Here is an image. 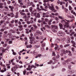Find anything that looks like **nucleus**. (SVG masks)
I'll return each mask as SVG.
<instances>
[{"label":"nucleus","mask_w":76,"mask_h":76,"mask_svg":"<svg viewBox=\"0 0 76 76\" xmlns=\"http://www.w3.org/2000/svg\"><path fill=\"white\" fill-rule=\"evenodd\" d=\"M70 38H68L66 40V42H67V43H69L70 42Z\"/></svg>","instance_id":"13"},{"label":"nucleus","mask_w":76,"mask_h":76,"mask_svg":"<svg viewBox=\"0 0 76 76\" xmlns=\"http://www.w3.org/2000/svg\"><path fill=\"white\" fill-rule=\"evenodd\" d=\"M2 11L4 13H7V11L5 10H3Z\"/></svg>","instance_id":"17"},{"label":"nucleus","mask_w":76,"mask_h":76,"mask_svg":"<svg viewBox=\"0 0 76 76\" xmlns=\"http://www.w3.org/2000/svg\"><path fill=\"white\" fill-rule=\"evenodd\" d=\"M0 65H1V66H3V67H5V66L3 64H2V63H1V62H0Z\"/></svg>","instance_id":"25"},{"label":"nucleus","mask_w":76,"mask_h":76,"mask_svg":"<svg viewBox=\"0 0 76 76\" xmlns=\"http://www.w3.org/2000/svg\"><path fill=\"white\" fill-rule=\"evenodd\" d=\"M9 8H10L11 9V11L12 12H13V9H14V8H13V7H12V6H9Z\"/></svg>","instance_id":"10"},{"label":"nucleus","mask_w":76,"mask_h":76,"mask_svg":"<svg viewBox=\"0 0 76 76\" xmlns=\"http://www.w3.org/2000/svg\"><path fill=\"white\" fill-rule=\"evenodd\" d=\"M69 18H72V20L71 21H70V22H73V20H74V17H69Z\"/></svg>","instance_id":"32"},{"label":"nucleus","mask_w":76,"mask_h":76,"mask_svg":"<svg viewBox=\"0 0 76 76\" xmlns=\"http://www.w3.org/2000/svg\"><path fill=\"white\" fill-rule=\"evenodd\" d=\"M58 18H59V19H63V17L59 16Z\"/></svg>","instance_id":"42"},{"label":"nucleus","mask_w":76,"mask_h":76,"mask_svg":"<svg viewBox=\"0 0 76 76\" xmlns=\"http://www.w3.org/2000/svg\"><path fill=\"white\" fill-rule=\"evenodd\" d=\"M7 19V17L6 16H5L4 18V20H6Z\"/></svg>","instance_id":"38"},{"label":"nucleus","mask_w":76,"mask_h":76,"mask_svg":"<svg viewBox=\"0 0 76 76\" xmlns=\"http://www.w3.org/2000/svg\"><path fill=\"white\" fill-rule=\"evenodd\" d=\"M45 21H46V22H48V19H45Z\"/></svg>","instance_id":"64"},{"label":"nucleus","mask_w":76,"mask_h":76,"mask_svg":"<svg viewBox=\"0 0 76 76\" xmlns=\"http://www.w3.org/2000/svg\"><path fill=\"white\" fill-rule=\"evenodd\" d=\"M31 30H33L34 31H35V30L34 29V27H32L31 28Z\"/></svg>","instance_id":"63"},{"label":"nucleus","mask_w":76,"mask_h":76,"mask_svg":"<svg viewBox=\"0 0 76 76\" xmlns=\"http://www.w3.org/2000/svg\"><path fill=\"white\" fill-rule=\"evenodd\" d=\"M30 23H34V20H31L30 21Z\"/></svg>","instance_id":"48"},{"label":"nucleus","mask_w":76,"mask_h":76,"mask_svg":"<svg viewBox=\"0 0 76 76\" xmlns=\"http://www.w3.org/2000/svg\"><path fill=\"white\" fill-rule=\"evenodd\" d=\"M41 10V9H39V7H37L36 8V10L37 11H38V12H39V11H40Z\"/></svg>","instance_id":"18"},{"label":"nucleus","mask_w":76,"mask_h":76,"mask_svg":"<svg viewBox=\"0 0 76 76\" xmlns=\"http://www.w3.org/2000/svg\"><path fill=\"white\" fill-rule=\"evenodd\" d=\"M51 63H52V64H55V63H56V62H53V61H52V60H50L49 61V62H48V64H51Z\"/></svg>","instance_id":"7"},{"label":"nucleus","mask_w":76,"mask_h":76,"mask_svg":"<svg viewBox=\"0 0 76 76\" xmlns=\"http://www.w3.org/2000/svg\"><path fill=\"white\" fill-rule=\"evenodd\" d=\"M60 39H57L56 40V43H57L59 42H60Z\"/></svg>","instance_id":"22"},{"label":"nucleus","mask_w":76,"mask_h":76,"mask_svg":"<svg viewBox=\"0 0 76 76\" xmlns=\"http://www.w3.org/2000/svg\"><path fill=\"white\" fill-rule=\"evenodd\" d=\"M11 17L12 18V17H13L14 16V14H13V13H11Z\"/></svg>","instance_id":"35"},{"label":"nucleus","mask_w":76,"mask_h":76,"mask_svg":"<svg viewBox=\"0 0 76 76\" xmlns=\"http://www.w3.org/2000/svg\"><path fill=\"white\" fill-rule=\"evenodd\" d=\"M8 49H8V48L4 49V48H0V50H1V51H2V52H4V51H5L6 50H8Z\"/></svg>","instance_id":"5"},{"label":"nucleus","mask_w":76,"mask_h":76,"mask_svg":"<svg viewBox=\"0 0 76 76\" xmlns=\"http://www.w3.org/2000/svg\"><path fill=\"white\" fill-rule=\"evenodd\" d=\"M71 13H72L73 15H75V14H76V12H74V11L73 10H71Z\"/></svg>","instance_id":"16"},{"label":"nucleus","mask_w":76,"mask_h":76,"mask_svg":"<svg viewBox=\"0 0 76 76\" xmlns=\"http://www.w3.org/2000/svg\"><path fill=\"white\" fill-rule=\"evenodd\" d=\"M23 72V75H25L26 74V71H24Z\"/></svg>","instance_id":"40"},{"label":"nucleus","mask_w":76,"mask_h":76,"mask_svg":"<svg viewBox=\"0 0 76 76\" xmlns=\"http://www.w3.org/2000/svg\"><path fill=\"white\" fill-rule=\"evenodd\" d=\"M33 26L34 27V29H35L37 28V26H36L35 25H34Z\"/></svg>","instance_id":"39"},{"label":"nucleus","mask_w":76,"mask_h":76,"mask_svg":"<svg viewBox=\"0 0 76 76\" xmlns=\"http://www.w3.org/2000/svg\"><path fill=\"white\" fill-rule=\"evenodd\" d=\"M70 46V45L68 44H67L66 45H64V47H69V46Z\"/></svg>","instance_id":"30"},{"label":"nucleus","mask_w":76,"mask_h":76,"mask_svg":"<svg viewBox=\"0 0 76 76\" xmlns=\"http://www.w3.org/2000/svg\"><path fill=\"white\" fill-rule=\"evenodd\" d=\"M68 1H69V3H72V1H70V0H68Z\"/></svg>","instance_id":"52"},{"label":"nucleus","mask_w":76,"mask_h":76,"mask_svg":"<svg viewBox=\"0 0 76 76\" xmlns=\"http://www.w3.org/2000/svg\"><path fill=\"white\" fill-rule=\"evenodd\" d=\"M9 40H10V39H7V38L5 39V42H7V41H9Z\"/></svg>","instance_id":"27"},{"label":"nucleus","mask_w":76,"mask_h":76,"mask_svg":"<svg viewBox=\"0 0 76 76\" xmlns=\"http://www.w3.org/2000/svg\"><path fill=\"white\" fill-rule=\"evenodd\" d=\"M65 39H66L65 38H64V39H61V41H65Z\"/></svg>","instance_id":"49"},{"label":"nucleus","mask_w":76,"mask_h":76,"mask_svg":"<svg viewBox=\"0 0 76 76\" xmlns=\"http://www.w3.org/2000/svg\"><path fill=\"white\" fill-rule=\"evenodd\" d=\"M43 17H44V18H48V17H49L48 15H46V14H45V13H43Z\"/></svg>","instance_id":"9"},{"label":"nucleus","mask_w":76,"mask_h":76,"mask_svg":"<svg viewBox=\"0 0 76 76\" xmlns=\"http://www.w3.org/2000/svg\"><path fill=\"white\" fill-rule=\"evenodd\" d=\"M71 42L73 44V45H75V42L73 41L72 40L71 41Z\"/></svg>","instance_id":"34"},{"label":"nucleus","mask_w":76,"mask_h":76,"mask_svg":"<svg viewBox=\"0 0 76 76\" xmlns=\"http://www.w3.org/2000/svg\"><path fill=\"white\" fill-rule=\"evenodd\" d=\"M6 68H4V70H2L1 71V72L2 73H3V72H6Z\"/></svg>","instance_id":"12"},{"label":"nucleus","mask_w":76,"mask_h":76,"mask_svg":"<svg viewBox=\"0 0 76 76\" xmlns=\"http://www.w3.org/2000/svg\"><path fill=\"white\" fill-rule=\"evenodd\" d=\"M14 22L15 23H18V20H15Z\"/></svg>","instance_id":"41"},{"label":"nucleus","mask_w":76,"mask_h":76,"mask_svg":"<svg viewBox=\"0 0 76 76\" xmlns=\"http://www.w3.org/2000/svg\"><path fill=\"white\" fill-rule=\"evenodd\" d=\"M22 1V0H18V2L19 3H20Z\"/></svg>","instance_id":"43"},{"label":"nucleus","mask_w":76,"mask_h":76,"mask_svg":"<svg viewBox=\"0 0 76 76\" xmlns=\"http://www.w3.org/2000/svg\"><path fill=\"white\" fill-rule=\"evenodd\" d=\"M12 41H10L8 42V44H12Z\"/></svg>","instance_id":"53"},{"label":"nucleus","mask_w":76,"mask_h":76,"mask_svg":"<svg viewBox=\"0 0 76 76\" xmlns=\"http://www.w3.org/2000/svg\"><path fill=\"white\" fill-rule=\"evenodd\" d=\"M61 23H64V28H68L69 27V22H66L64 20H62L61 21Z\"/></svg>","instance_id":"2"},{"label":"nucleus","mask_w":76,"mask_h":76,"mask_svg":"<svg viewBox=\"0 0 76 76\" xmlns=\"http://www.w3.org/2000/svg\"><path fill=\"white\" fill-rule=\"evenodd\" d=\"M54 28H55V29H57V28H58L57 26H54Z\"/></svg>","instance_id":"57"},{"label":"nucleus","mask_w":76,"mask_h":76,"mask_svg":"<svg viewBox=\"0 0 76 76\" xmlns=\"http://www.w3.org/2000/svg\"><path fill=\"white\" fill-rule=\"evenodd\" d=\"M19 12H20V13L22 15H25V13L22 12V10H20Z\"/></svg>","instance_id":"15"},{"label":"nucleus","mask_w":76,"mask_h":76,"mask_svg":"<svg viewBox=\"0 0 76 76\" xmlns=\"http://www.w3.org/2000/svg\"><path fill=\"white\" fill-rule=\"evenodd\" d=\"M71 50L72 51H75V50L73 48H72L71 49Z\"/></svg>","instance_id":"50"},{"label":"nucleus","mask_w":76,"mask_h":76,"mask_svg":"<svg viewBox=\"0 0 76 76\" xmlns=\"http://www.w3.org/2000/svg\"><path fill=\"white\" fill-rule=\"evenodd\" d=\"M39 47H40V45H36L35 46V48H39Z\"/></svg>","instance_id":"23"},{"label":"nucleus","mask_w":76,"mask_h":76,"mask_svg":"<svg viewBox=\"0 0 76 76\" xmlns=\"http://www.w3.org/2000/svg\"><path fill=\"white\" fill-rule=\"evenodd\" d=\"M4 20H1L0 21V23L2 24V23H4Z\"/></svg>","instance_id":"45"},{"label":"nucleus","mask_w":76,"mask_h":76,"mask_svg":"<svg viewBox=\"0 0 76 76\" xmlns=\"http://www.w3.org/2000/svg\"><path fill=\"white\" fill-rule=\"evenodd\" d=\"M12 54H13V55H16L17 54H16V53H15V52H14L12 53Z\"/></svg>","instance_id":"51"},{"label":"nucleus","mask_w":76,"mask_h":76,"mask_svg":"<svg viewBox=\"0 0 76 76\" xmlns=\"http://www.w3.org/2000/svg\"><path fill=\"white\" fill-rule=\"evenodd\" d=\"M54 44L51 43V47H54Z\"/></svg>","instance_id":"44"},{"label":"nucleus","mask_w":76,"mask_h":76,"mask_svg":"<svg viewBox=\"0 0 76 76\" xmlns=\"http://www.w3.org/2000/svg\"><path fill=\"white\" fill-rule=\"evenodd\" d=\"M40 8L42 10H44V8H43V7H42V6H40Z\"/></svg>","instance_id":"36"},{"label":"nucleus","mask_w":76,"mask_h":76,"mask_svg":"<svg viewBox=\"0 0 76 76\" xmlns=\"http://www.w3.org/2000/svg\"><path fill=\"white\" fill-rule=\"evenodd\" d=\"M68 55L69 56H72V53H71V52L70 51H68Z\"/></svg>","instance_id":"31"},{"label":"nucleus","mask_w":76,"mask_h":76,"mask_svg":"<svg viewBox=\"0 0 76 76\" xmlns=\"http://www.w3.org/2000/svg\"><path fill=\"white\" fill-rule=\"evenodd\" d=\"M59 33L58 34L59 36H62L63 37L64 36V33L62 32L61 31H59Z\"/></svg>","instance_id":"4"},{"label":"nucleus","mask_w":76,"mask_h":76,"mask_svg":"<svg viewBox=\"0 0 76 76\" xmlns=\"http://www.w3.org/2000/svg\"><path fill=\"white\" fill-rule=\"evenodd\" d=\"M27 70H31L32 69V68H31V66L29 65L28 66V68H26Z\"/></svg>","instance_id":"8"},{"label":"nucleus","mask_w":76,"mask_h":76,"mask_svg":"<svg viewBox=\"0 0 76 76\" xmlns=\"http://www.w3.org/2000/svg\"><path fill=\"white\" fill-rule=\"evenodd\" d=\"M14 60H15V59H12L11 61L12 63H13V61H14Z\"/></svg>","instance_id":"56"},{"label":"nucleus","mask_w":76,"mask_h":76,"mask_svg":"<svg viewBox=\"0 0 76 76\" xmlns=\"http://www.w3.org/2000/svg\"><path fill=\"white\" fill-rule=\"evenodd\" d=\"M61 52L62 53H63L64 54H66V53L65 52V50L64 49H62L61 50Z\"/></svg>","instance_id":"14"},{"label":"nucleus","mask_w":76,"mask_h":76,"mask_svg":"<svg viewBox=\"0 0 76 76\" xmlns=\"http://www.w3.org/2000/svg\"><path fill=\"white\" fill-rule=\"evenodd\" d=\"M23 26L24 28H26V27H27V25H26V24H24Z\"/></svg>","instance_id":"54"},{"label":"nucleus","mask_w":76,"mask_h":76,"mask_svg":"<svg viewBox=\"0 0 76 76\" xmlns=\"http://www.w3.org/2000/svg\"><path fill=\"white\" fill-rule=\"evenodd\" d=\"M35 12V11H34L33 12H31V14H34V16H36V15H37V13L36 12Z\"/></svg>","instance_id":"21"},{"label":"nucleus","mask_w":76,"mask_h":76,"mask_svg":"<svg viewBox=\"0 0 76 76\" xmlns=\"http://www.w3.org/2000/svg\"><path fill=\"white\" fill-rule=\"evenodd\" d=\"M24 41H25L27 42L28 40H27V38L26 37L24 39H23Z\"/></svg>","instance_id":"29"},{"label":"nucleus","mask_w":76,"mask_h":76,"mask_svg":"<svg viewBox=\"0 0 76 76\" xmlns=\"http://www.w3.org/2000/svg\"><path fill=\"white\" fill-rule=\"evenodd\" d=\"M69 10H72V7H71V6H69Z\"/></svg>","instance_id":"28"},{"label":"nucleus","mask_w":76,"mask_h":76,"mask_svg":"<svg viewBox=\"0 0 76 76\" xmlns=\"http://www.w3.org/2000/svg\"><path fill=\"white\" fill-rule=\"evenodd\" d=\"M69 32L70 33H71V34H72V32H73V30H70L69 31Z\"/></svg>","instance_id":"59"},{"label":"nucleus","mask_w":76,"mask_h":76,"mask_svg":"<svg viewBox=\"0 0 76 76\" xmlns=\"http://www.w3.org/2000/svg\"><path fill=\"white\" fill-rule=\"evenodd\" d=\"M16 69L15 67H13L11 69L12 71L13 72H15V71H16Z\"/></svg>","instance_id":"11"},{"label":"nucleus","mask_w":76,"mask_h":76,"mask_svg":"<svg viewBox=\"0 0 76 76\" xmlns=\"http://www.w3.org/2000/svg\"><path fill=\"white\" fill-rule=\"evenodd\" d=\"M30 36H31V37H29V39H30L29 42L30 44L34 43V42H35L34 41L35 40V39L34 38H33L32 36H33V34L31 33L30 34Z\"/></svg>","instance_id":"1"},{"label":"nucleus","mask_w":76,"mask_h":76,"mask_svg":"<svg viewBox=\"0 0 76 76\" xmlns=\"http://www.w3.org/2000/svg\"><path fill=\"white\" fill-rule=\"evenodd\" d=\"M65 10L66 13H68V12H69V10H68V9H65Z\"/></svg>","instance_id":"37"},{"label":"nucleus","mask_w":76,"mask_h":76,"mask_svg":"<svg viewBox=\"0 0 76 76\" xmlns=\"http://www.w3.org/2000/svg\"><path fill=\"white\" fill-rule=\"evenodd\" d=\"M59 27H60V29H62L63 28V26L62 25V24H59Z\"/></svg>","instance_id":"20"},{"label":"nucleus","mask_w":76,"mask_h":76,"mask_svg":"<svg viewBox=\"0 0 76 76\" xmlns=\"http://www.w3.org/2000/svg\"><path fill=\"white\" fill-rule=\"evenodd\" d=\"M12 25H13L11 23H10V24H9V26H12Z\"/></svg>","instance_id":"62"},{"label":"nucleus","mask_w":76,"mask_h":76,"mask_svg":"<svg viewBox=\"0 0 76 76\" xmlns=\"http://www.w3.org/2000/svg\"><path fill=\"white\" fill-rule=\"evenodd\" d=\"M45 26L47 27L48 28H50V26L49 25H45Z\"/></svg>","instance_id":"46"},{"label":"nucleus","mask_w":76,"mask_h":76,"mask_svg":"<svg viewBox=\"0 0 76 76\" xmlns=\"http://www.w3.org/2000/svg\"><path fill=\"white\" fill-rule=\"evenodd\" d=\"M48 6V8H49L51 10H54V7H51V6L49 5V4L47 3V4Z\"/></svg>","instance_id":"3"},{"label":"nucleus","mask_w":76,"mask_h":76,"mask_svg":"<svg viewBox=\"0 0 76 76\" xmlns=\"http://www.w3.org/2000/svg\"><path fill=\"white\" fill-rule=\"evenodd\" d=\"M37 18H39L40 17V15H39V13H38L37 14Z\"/></svg>","instance_id":"33"},{"label":"nucleus","mask_w":76,"mask_h":76,"mask_svg":"<svg viewBox=\"0 0 76 76\" xmlns=\"http://www.w3.org/2000/svg\"><path fill=\"white\" fill-rule=\"evenodd\" d=\"M28 6H31V4L29 2H28Z\"/></svg>","instance_id":"55"},{"label":"nucleus","mask_w":76,"mask_h":76,"mask_svg":"<svg viewBox=\"0 0 76 76\" xmlns=\"http://www.w3.org/2000/svg\"><path fill=\"white\" fill-rule=\"evenodd\" d=\"M18 27L19 28H22V25H20Z\"/></svg>","instance_id":"58"},{"label":"nucleus","mask_w":76,"mask_h":76,"mask_svg":"<svg viewBox=\"0 0 76 76\" xmlns=\"http://www.w3.org/2000/svg\"><path fill=\"white\" fill-rule=\"evenodd\" d=\"M29 11L31 12H32V7H30V8H29Z\"/></svg>","instance_id":"26"},{"label":"nucleus","mask_w":76,"mask_h":76,"mask_svg":"<svg viewBox=\"0 0 76 76\" xmlns=\"http://www.w3.org/2000/svg\"><path fill=\"white\" fill-rule=\"evenodd\" d=\"M26 47L27 48H32V45H27L26 46Z\"/></svg>","instance_id":"19"},{"label":"nucleus","mask_w":76,"mask_h":76,"mask_svg":"<svg viewBox=\"0 0 76 76\" xmlns=\"http://www.w3.org/2000/svg\"><path fill=\"white\" fill-rule=\"evenodd\" d=\"M23 29V28H19V30L20 31H22Z\"/></svg>","instance_id":"61"},{"label":"nucleus","mask_w":76,"mask_h":76,"mask_svg":"<svg viewBox=\"0 0 76 76\" xmlns=\"http://www.w3.org/2000/svg\"><path fill=\"white\" fill-rule=\"evenodd\" d=\"M42 46L41 47V51H43V50H44V46H43V45H44H44H45V43H44V44H42Z\"/></svg>","instance_id":"6"},{"label":"nucleus","mask_w":76,"mask_h":76,"mask_svg":"<svg viewBox=\"0 0 76 76\" xmlns=\"http://www.w3.org/2000/svg\"><path fill=\"white\" fill-rule=\"evenodd\" d=\"M52 56H56V55L55 54V52H53L52 53Z\"/></svg>","instance_id":"24"},{"label":"nucleus","mask_w":76,"mask_h":76,"mask_svg":"<svg viewBox=\"0 0 76 76\" xmlns=\"http://www.w3.org/2000/svg\"><path fill=\"white\" fill-rule=\"evenodd\" d=\"M65 6L66 7H67V6H68V2H67L66 3Z\"/></svg>","instance_id":"47"},{"label":"nucleus","mask_w":76,"mask_h":76,"mask_svg":"<svg viewBox=\"0 0 76 76\" xmlns=\"http://www.w3.org/2000/svg\"><path fill=\"white\" fill-rule=\"evenodd\" d=\"M27 24H30L31 23L30 22L28 21L27 22Z\"/></svg>","instance_id":"60"}]
</instances>
